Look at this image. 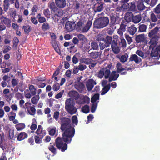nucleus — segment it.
Here are the masks:
<instances>
[{"mask_svg":"<svg viewBox=\"0 0 160 160\" xmlns=\"http://www.w3.org/2000/svg\"><path fill=\"white\" fill-rule=\"evenodd\" d=\"M61 121V126L60 129L63 132L62 134L65 137H73L75 133L74 127H72L71 124V120L69 118L63 117L60 119Z\"/></svg>","mask_w":160,"mask_h":160,"instance_id":"nucleus-1","label":"nucleus"},{"mask_svg":"<svg viewBox=\"0 0 160 160\" xmlns=\"http://www.w3.org/2000/svg\"><path fill=\"white\" fill-rule=\"evenodd\" d=\"M68 137H65L62 134V138L58 137L55 141V144L57 148L62 152H64L67 149V144L71 143L73 137L68 136Z\"/></svg>","mask_w":160,"mask_h":160,"instance_id":"nucleus-2","label":"nucleus"},{"mask_svg":"<svg viewBox=\"0 0 160 160\" xmlns=\"http://www.w3.org/2000/svg\"><path fill=\"white\" fill-rule=\"evenodd\" d=\"M109 19L108 17H102L96 19L93 23L94 28L99 29L107 26L109 24Z\"/></svg>","mask_w":160,"mask_h":160,"instance_id":"nucleus-3","label":"nucleus"},{"mask_svg":"<svg viewBox=\"0 0 160 160\" xmlns=\"http://www.w3.org/2000/svg\"><path fill=\"white\" fill-rule=\"evenodd\" d=\"M75 103L71 98L67 99L65 101V109L70 114L72 115L75 113L77 109L74 106Z\"/></svg>","mask_w":160,"mask_h":160,"instance_id":"nucleus-4","label":"nucleus"},{"mask_svg":"<svg viewBox=\"0 0 160 160\" xmlns=\"http://www.w3.org/2000/svg\"><path fill=\"white\" fill-rule=\"evenodd\" d=\"M158 19H160V3L153 9L150 14V20L152 22H156Z\"/></svg>","mask_w":160,"mask_h":160,"instance_id":"nucleus-5","label":"nucleus"},{"mask_svg":"<svg viewBox=\"0 0 160 160\" xmlns=\"http://www.w3.org/2000/svg\"><path fill=\"white\" fill-rule=\"evenodd\" d=\"M120 41L118 37L115 38L112 41L111 44V48L115 54L119 53L120 51Z\"/></svg>","mask_w":160,"mask_h":160,"instance_id":"nucleus-6","label":"nucleus"},{"mask_svg":"<svg viewBox=\"0 0 160 160\" xmlns=\"http://www.w3.org/2000/svg\"><path fill=\"white\" fill-rule=\"evenodd\" d=\"M31 103L28 102H26L25 104V106H23L24 108L27 109L29 114L32 116H34L36 112V109L35 108L31 106Z\"/></svg>","mask_w":160,"mask_h":160,"instance_id":"nucleus-7","label":"nucleus"},{"mask_svg":"<svg viewBox=\"0 0 160 160\" xmlns=\"http://www.w3.org/2000/svg\"><path fill=\"white\" fill-rule=\"evenodd\" d=\"M96 84V82L93 79H89L87 82L86 86L87 90L90 91L93 88L94 85Z\"/></svg>","mask_w":160,"mask_h":160,"instance_id":"nucleus-8","label":"nucleus"},{"mask_svg":"<svg viewBox=\"0 0 160 160\" xmlns=\"http://www.w3.org/2000/svg\"><path fill=\"white\" fill-rule=\"evenodd\" d=\"M78 37L80 43L79 47L80 48H81L83 47V44L87 41V39L84 35L82 34L78 35Z\"/></svg>","mask_w":160,"mask_h":160,"instance_id":"nucleus-9","label":"nucleus"},{"mask_svg":"<svg viewBox=\"0 0 160 160\" xmlns=\"http://www.w3.org/2000/svg\"><path fill=\"white\" fill-rule=\"evenodd\" d=\"M127 26V23L125 22V21L121 23L120 24V27L118 31V33L120 35H122L123 32L126 30V27Z\"/></svg>","mask_w":160,"mask_h":160,"instance_id":"nucleus-10","label":"nucleus"},{"mask_svg":"<svg viewBox=\"0 0 160 160\" xmlns=\"http://www.w3.org/2000/svg\"><path fill=\"white\" fill-rule=\"evenodd\" d=\"M151 38L149 43H151L150 47L155 48L157 45V43L159 37L158 35H155L150 38Z\"/></svg>","mask_w":160,"mask_h":160,"instance_id":"nucleus-11","label":"nucleus"},{"mask_svg":"<svg viewBox=\"0 0 160 160\" xmlns=\"http://www.w3.org/2000/svg\"><path fill=\"white\" fill-rule=\"evenodd\" d=\"M68 94L70 97L76 100H78L80 97L79 94L77 91L74 90L70 91L68 93Z\"/></svg>","mask_w":160,"mask_h":160,"instance_id":"nucleus-12","label":"nucleus"},{"mask_svg":"<svg viewBox=\"0 0 160 160\" xmlns=\"http://www.w3.org/2000/svg\"><path fill=\"white\" fill-rule=\"evenodd\" d=\"M129 61H134L137 64H139L141 62V58L136 54H132L129 58Z\"/></svg>","mask_w":160,"mask_h":160,"instance_id":"nucleus-13","label":"nucleus"},{"mask_svg":"<svg viewBox=\"0 0 160 160\" xmlns=\"http://www.w3.org/2000/svg\"><path fill=\"white\" fill-rule=\"evenodd\" d=\"M56 6L59 8H64L66 5V0H55Z\"/></svg>","mask_w":160,"mask_h":160,"instance_id":"nucleus-14","label":"nucleus"},{"mask_svg":"<svg viewBox=\"0 0 160 160\" xmlns=\"http://www.w3.org/2000/svg\"><path fill=\"white\" fill-rule=\"evenodd\" d=\"M119 76V74L117 73L116 71H113L109 77V81L111 82L112 81L116 80Z\"/></svg>","mask_w":160,"mask_h":160,"instance_id":"nucleus-15","label":"nucleus"},{"mask_svg":"<svg viewBox=\"0 0 160 160\" xmlns=\"http://www.w3.org/2000/svg\"><path fill=\"white\" fill-rule=\"evenodd\" d=\"M137 7L139 11H143L146 8L143 4V2L141 0H139L137 3Z\"/></svg>","mask_w":160,"mask_h":160,"instance_id":"nucleus-16","label":"nucleus"},{"mask_svg":"<svg viewBox=\"0 0 160 160\" xmlns=\"http://www.w3.org/2000/svg\"><path fill=\"white\" fill-rule=\"evenodd\" d=\"M1 19L2 22L6 25L7 27H10L11 21L10 19L4 17H2Z\"/></svg>","mask_w":160,"mask_h":160,"instance_id":"nucleus-17","label":"nucleus"},{"mask_svg":"<svg viewBox=\"0 0 160 160\" xmlns=\"http://www.w3.org/2000/svg\"><path fill=\"white\" fill-rule=\"evenodd\" d=\"M73 23L70 21L67 22L65 24V28L68 32L72 31L74 28L73 27Z\"/></svg>","mask_w":160,"mask_h":160,"instance_id":"nucleus-18","label":"nucleus"},{"mask_svg":"<svg viewBox=\"0 0 160 160\" xmlns=\"http://www.w3.org/2000/svg\"><path fill=\"white\" fill-rule=\"evenodd\" d=\"M92 24V22L91 20H88L86 25L83 28L82 30L83 32H87L91 28Z\"/></svg>","mask_w":160,"mask_h":160,"instance_id":"nucleus-19","label":"nucleus"},{"mask_svg":"<svg viewBox=\"0 0 160 160\" xmlns=\"http://www.w3.org/2000/svg\"><path fill=\"white\" fill-rule=\"evenodd\" d=\"M46 133H43L42 135H38L35 136L34 137V139L35 142L36 143L40 144L42 142V139L43 137L45 136Z\"/></svg>","mask_w":160,"mask_h":160,"instance_id":"nucleus-20","label":"nucleus"},{"mask_svg":"<svg viewBox=\"0 0 160 160\" xmlns=\"http://www.w3.org/2000/svg\"><path fill=\"white\" fill-rule=\"evenodd\" d=\"M71 42H65L63 44V45L65 47L68 46L70 45L71 46L69 47V49L71 50L70 52H75L77 51V49L75 48V46L73 44H70Z\"/></svg>","mask_w":160,"mask_h":160,"instance_id":"nucleus-21","label":"nucleus"},{"mask_svg":"<svg viewBox=\"0 0 160 160\" xmlns=\"http://www.w3.org/2000/svg\"><path fill=\"white\" fill-rule=\"evenodd\" d=\"M159 28L156 27L154 28L150 32H149L148 36L149 38H151L153 36L158 35L157 33L159 31Z\"/></svg>","mask_w":160,"mask_h":160,"instance_id":"nucleus-22","label":"nucleus"},{"mask_svg":"<svg viewBox=\"0 0 160 160\" xmlns=\"http://www.w3.org/2000/svg\"><path fill=\"white\" fill-rule=\"evenodd\" d=\"M118 19V18H117L113 16L111 17L110 22L109 24L110 29H111L112 27H114V26L117 23L116 22Z\"/></svg>","mask_w":160,"mask_h":160,"instance_id":"nucleus-23","label":"nucleus"},{"mask_svg":"<svg viewBox=\"0 0 160 160\" xmlns=\"http://www.w3.org/2000/svg\"><path fill=\"white\" fill-rule=\"evenodd\" d=\"M28 134L25 132H21L17 137V140L21 141L26 138L28 137Z\"/></svg>","mask_w":160,"mask_h":160,"instance_id":"nucleus-24","label":"nucleus"},{"mask_svg":"<svg viewBox=\"0 0 160 160\" xmlns=\"http://www.w3.org/2000/svg\"><path fill=\"white\" fill-rule=\"evenodd\" d=\"M141 18V14H139L135 16L132 15V22L134 23H137L140 22Z\"/></svg>","mask_w":160,"mask_h":160,"instance_id":"nucleus-25","label":"nucleus"},{"mask_svg":"<svg viewBox=\"0 0 160 160\" xmlns=\"http://www.w3.org/2000/svg\"><path fill=\"white\" fill-rule=\"evenodd\" d=\"M48 7L52 11L55 12L57 11L58 8L55 6V3L54 2H49L48 3Z\"/></svg>","mask_w":160,"mask_h":160,"instance_id":"nucleus-26","label":"nucleus"},{"mask_svg":"<svg viewBox=\"0 0 160 160\" xmlns=\"http://www.w3.org/2000/svg\"><path fill=\"white\" fill-rule=\"evenodd\" d=\"M133 14L131 12H127L124 18L126 22L127 23L130 22L132 17Z\"/></svg>","mask_w":160,"mask_h":160,"instance_id":"nucleus-27","label":"nucleus"},{"mask_svg":"<svg viewBox=\"0 0 160 160\" xmlns=\"http://www.w3.org/2000/svg\"><path fill=\"white\" fill-rule=\"evenodd\" d=\"M135 40L137 43H140L144 41L145 40L144 35L143 34H140L136 37Z\"/></svg>","mask_w":160,"mask_h":160,"instance_id":"nucleus-28","label":"nucleus"},{"mask_svg":"<svg viewBox=\"0 0 160 160\" xmlns=\"http://www.w3.org/2000/svg\"><path fill=\"white\" fill-rule=\"evenodd\" d=\"M134 26V25H131L128 28V31L131 35H134L137 31V29Z\"/></svg>","mask_w":160,"mask_h":160,"instance_id":"nucleus-29","label":"nucleus"},{"mask_svg":"<svg viewBox=\"0 0 160 160\" xmlns=\"http://www.w3.org/2000/svg\"><path fill=\"white\" fill-rule=\"evenodd\" d=\"M149 48L152 49V51L150 54V56L152 57H157L158 55V52L156 49L154 48L153 47H150L149 46Z\"/></svg>","mask_w":160,"mask_h":160,"instance_id":"nucleus-30","label":"nucleus"},{"mask_svg":"<svg viewBox=\"0 0 160 160\" xmlns=\"http://www.w3.org/2000/svg\"><path fill=\"white\" fill-rule=\"evenodd\" d=\"M110 89V85L109 84L105 86L102 90L101 94L103 95L106 94Z\"/></svg>","mask_w":160,"mask_h":160,"instance_id":"nucleus-31","label":"nucleus"},{"mask_svg":"<svg viewBox=\"0 0 160 160\" xmlns=\"http://www.w3.org/2000/svg\"><path fill=\"white\" fill-rule=\"evenodd\" d=\"M129 3V11L135 12L136 11V7L134 2L133 1Z\"/></svg>","mask_w":160,"mask_h":160,"instance_id":"nucleus-32","label":"nucleus"},{"mask_svg":"<svg viewBox=\"0 0 160 160\" xmlns=\"http://www.w3.org/2000/svg\"><path fill=\"white\" fill-rule=\"evenodd\" d=\"M82 62L87 65H89L92 62H93V60L90 58H83L81 59Z\"/></svg>","mask_w":160,"mask_h":160,"instance_id":"nucleus-33","label":"nucleus"},{"mask_svg":"<svg viewBox=\"0 0 160 160\" xmlns=\"http://www.w3.org/2000/svg\"><path fill=\"white\" fill-rule=\"evenodd\" d=\"M29 89L30 91V93L33 96L36 95L37 91L34 85H30L29 87Z\"/></svg>","mask_w":160,"mask_h":160,"instance_id":"nucleus-34","label":"nucleus"},{"mask_svg":"<svg viewBox=\"0 0 160 160\" xmlns=\"http://www.w3.org/2000/svg\"><path fill=\"white\" fill-rule=\"evenodd\" d=\"M105 68H102L98 72V77L99 78H102L104 75V71Z\"/></svg>","mask_w":160,"mask_h":160,"instance_id":"nucleus-35","label":"nucleus"},{"mask_svg":"<svg viewBox=\"0 0 160 160\" xmlns=\"http://www.w3.org/2000/svg\"><path fill=\"white\" fill-rule=\"evenodd\" d=\"M95 8H96L95 10V12H100L103 9V5L102 4L97 3Z\"/></svg>","mask_w":160,"mask_h":160,"instance_id":"nucleus-36","label":"nucleus"},{"mask_svg":"<svg viewBox=\"0 0 160 160\" xmlns=\"http://www.w3.org/2000/svg\"><path fill=\"white\" fill-rule=\"evenodd\" d=\"M90 56L92 58L96 59L99 57V52H92L89 53Z\"/></svg>","mask_w":160,"mask_h":160,"instance_id":"nucleus-37","label":"nucleus"},{"mask_svg":"<svg viewBox=\"0 0 160 160\" xmlns=\"http://www.w3.org/2000/svg\"><path fill=\"white\" fill-rule=\"evenodd\" d=\"M10 5L9 0H4L3 1L4 10L6 12L8 9Z\"/></svg>","mask_w":160,"mask_h":160,"instance_id":"nucleus-38","label":"nucleus"},{"mask_svg":"<svg viewBox=\"0 0 160 160\" xmlns=\"http://www.w3.org/2000/svg\"><path fill=\"white\" fill-rule=\"evenodd\" d=\"M40 98L39 96L38 95H35L32 97L31 100V102L34 104H36Z\"/></svg>","mask_w":160,"mask_h":160,"instance_id":"nucleus-39","label":"nucleus"},{"mask_svg":"<svg viewBox=\"0 0 160 160\" xmlns=\"http://www.w3.org/2000/svg\"><path fill=\"white\" fill-rule=\"evenodd\" d=\"M109 46L104 41L99 42V47L100 50H103Z\"/></svg>","mask_w":160,"mask_h":160,"instance_id":"nucleus-40","label":"nucleus"},{"mask_svg":"<svg viewBox=\"0 0 160 160\" xmlns=\"http://www.w3.org/2000/svg\"><path fill=\"white\" fill-rule=\"evenodd\" d=\"M116 67L117 70V72L118 73L120 72L123 70H126L125 68H122L121 63L118 62L116 65Z\"/></svg>","mask_w":160,"mask_h":160,"instance_id":"nucleus-41","label":"nucleus"},{"mask_svg":"<svg viewBox=\"0 0 160 160\" xmlns=\"http://www.w3.org/2000/svg\"><path fill=\"white\" fill-rule=\"evenodd\" d=\"M147 28V25L145 24H140L139 27L138 32H143L146 31Z\"/></svg>","mask_w":160,"mask_h":160,"instance_id":"nucleus-42","label":"nucleus"},{"mask_svg":"<svg viewBox=\"0 0 160 160\" xmlns=\"http://www.w3.org/2000/svg\"><path fill=\"white\" fill-rule=\"evenodd\" d=\"M75 87L76 88L79 92H81L84 89L85 86L82 83H80L77 85Z\"/></svg>","mask_w":160,"mask_h":160,"instance_id":"nucleus-43","label":"nucleus"},{"mask_svg":"<svg viewBox=\"0 0 160 160\" xmlns=\"http://www.w3.org/2000/svg\"><path fill=\"white\" fill-rule=\"evenodd\" d=\"M99 94L98 93L95 94L91 98V102L92 103H94L99 99Z\"/></svg>","mask_w":160,"mask_h":160,"instance_id":"nucleus-44","label":"nucleus"},{"mask_svg":"<svg viewBox=\"0 0 160 160\" xmlns=\"http://www.w3.org/2000/svg\"><path fill=\"white\" fill-rule=\"evenodd\" d=\"M81 110L82 112L85 113H88L90 111L89 106L88 105H85L82 107Z\"/></svg>","mask_w":160,"mask_h":160,"instance_id":"nucleus-45","label":"nucleus"},{"mask_svg":"<svg viewBox=\"0 0 160 160\" xmlns=\"http://www.w3.org/2000/svg\"><path fill=\"white\" fill-rule=\"evenodd\" d=\"M19 42V40L17 37H14L13 40V48L16 49Z\"/></svg>","mask_w":160,"mask_h":160,"instance_id":"nucleus-46","label":"nucleus"},{"mask_svg":"<svg viewBox=\"0 0 160 160\" xmlns=\"http://www.w3.org/2000/svg\"><path fill=\"white\" fill-rule=\"evenodd\" d=\"M36 133L38 135H42L43 133H46L44 131L42 130V128L41 125L38 126V128Z\"/></svg>","mask_w":160,"mask_h":160,"instance_id":"nucleus-47","label":"nucleus"},{"mask_svg":"<svg viewBox=\"0 0 160 160\" xmlns=\"http://www.w3.org/2000/svg\"><path fill=\"white\" fill-rule=\"evenodd\" d=\"M25 127L24 124L20 123L16 125V128L18 131H21Z\"/></svg>","mask_w":160,"mask_h":160,"instance_id":"nucleus-48","label":"nucleus"},{"mask_svg":"<svg viewBox=\"0 0 160 160\" xmlns=\"http://www.w3.org/2000/svg\"><path fill=\"white\" fill-rule=\"evenodd\" d=\"M128 55L127 54H125L122 55L120 58V61L122 63H124L128 60Z\"/></svg>","mask_w":160,"mask_h":160,"instance_id":"nucleus-49","label":"nucleus"},{"mask_svg":"<svg viewBox=\"0 0 160 160\" xmlns=\"http://www.w3.org/2000/svg\"><path fill=\"white\" fill-rule=\"evenodd\" d=\"M112 37L107 36L106 38H105L104 41L109 46L112 43Z\"/></svg>","mask_w":160,"mask_h":160,"instance_id":"nucleus-50","label":"nucleus"},{"mask_svg":"<svg viewBox=\"0 0 160 160\" xmlns=\"http://www.w3.org/2000/svg\"><path fill=\"white\" fill-rule=\"evenodd\" d=\"M42 28L43 31H46L50 29V26L48 23L45 22L42 25Z\"/></svg>","mask_w":160,"mask_h":160,"instance_id":"nucleus-51","label":"nucleus"},{"mask_svg":"<svg viewBox=\"0 0 160 160\" xmlns=\"http://www.w3.org/2000/svg\"><path fill=\"white\" fill-rule=\"evenodd\" d=\"M91 46L93 50H97L98 49V45L96 42L92 41L91 43Z\"/></svg>","mask_w":160,"mask_h":160,"instance_id":"nucleus-52","label":"nucleus"},{"mask_svg":"<svg viewBox=\"0 0 160 160\" xmlns=\"http://www.w3.org/2000/svg\"><path fill=\"white\" fill-rule=\"evenodd\" d=\"M48 149L54 155H55L57 153L56 149L54 145H50L48 147Z\"/></svg>","mask_w":160,"mask_h":160,"instance_id":"nucleus-53","label":"nucleus"},{"mask_svg":"<svg viewBox=\"0 0 160 160\" xmlns=\"http://www.w3.org/2000/svg\"><path fill=\"white\" fill-rule=\"evenodd\" d=\"M105 38L104 35L102 34H99L96 37V40L98 41H104Z\"/></svg>","mask_w":160,"mask_h":160,"instance_id":"nucleus-54","label":"nucleus"},{"mask_svg":"<svg viewBox=\"0 0 160 160\" xmlns=\"http://www.w3.org/2000/svg\"><path fill=\"white\" fill-rule=\"evenodd\" d=\"M45 77H38V78L33 81L32 82H35V83H38L39 82H43L46 80Z\"/></svg>","mask_w":160,"mask_h":160,"instance_id":"nucleus-55","label":"nucleus"},{"mask_svg":"<svg viewBox=\"0 0 160 160\" xmlns=\"http://www.w3.org/2000/svg\"><path fill=\"white\" fill-rule=\"evenodd\" d=\"M60 88L59 84L57 82H55L52 86V89L55 91H58Z\"/></svg>","mask_w":160,"mask_h":160,"instance_id":"nucleus-56","label":"nucleus"},{"mask_svg":"<svg viewBox=\"0 0 160 160\" xmlns=\"http://www.w3.org/2000/svg\"><path fill=\"white\" fill-rule=\"evenodd\" d=\"M43 13L44 15L47 18H49L51 15V12L48 8L44 9Z\"/></svg>","mask_w":160,"mask_h":160,"instance_id":"nucleus-57","label":"nucleus"},{"mask_svg":"<svg viewBox=\"0 0 160 160\" xmlns=\"http://www.w3.org/2000/svg\"><path fill=\"white\" fill-rule=\"evenodd\" d=\"M52 46L55 50V51L58 53L60 52V50L59 49V47L57 43L54 41L52 44Z\"/></svg>","mask_w":160,"mask_h":160,"instance_id":"nucleus-58","label":"nucleus"},{"mask_svg":"<svg viewBox=\"0 0 160 160\" xmlns=\"http://www.w3.org/2000/svg\"><path fill=\"white\" fill-rule=\"evenodd\" d=\"M32 83L34 84H36L39 88H44L46 85V84L44 82H38L37 83L32 82Z\"/></svg>","mask_w":160,"mask_h":160,"instance_id":"nucleus-59","label":"nucleus"},{"mask_svg":"<svg viewBox=\"0 0 160 160\" xmlns=\"http://www.w3.org/2000/svg\"><path fill=\"white\" fill-rule=\"evenodd\" d=\"M110 71L109 69H105L104 71V77L105 79L109 78L110 75Z\"/></svg>","mask_w":160,"mask_h":160,"instance_id":"nucleus-60","label":"nucleus"},{"mask_svg":"<svg viewBox=\"0 0 160 160\" xmlns=\"http://www.w3.org/2000/svg\"><path fill=\"white\" fill-rule=\"evenodd\" d=\"M72 123L75 125H77L78 122L77 117L76 115L73 116L72 118Z\"/></svg>","mask_w":160,"mask_h":160,"instance_id":"nucleus-61","label":"nucleus"},{"mask_svg":"<svg viewBox=\"0 0 160 160\" xmlns=\"http://www.w3.org/2000/svg\"><path fill=\"white\" fill-rule=\"evenodd\" d=\"M98 101L97 102L92 104L91 108V112H92L93 113L96 111L98 106Z\"/></svg>","mask_w":160,"mask_h":160,"instance_id":"nucleus-62","label":"nucleus"},{"mask_svg":"<svg viewBox=\"0 0 160 160\" xmlns=\"http://www.w3.org/2000/svg\"><path fill=\"white\" fill-rule=\"evenodd\" d=\"M22 28L23 29H24L25 33L28 34L30 32L31 29L29 26H24Z\"/></svg>","mask_w":160,"mask_h":160,"instance_id":"nucleus-63","label":"nucleus"},{"mask_svg":"<svg viewBox=\"0 0 160 160\" xmlns=\"http://www.w3.org/2000/svg\"><path fill=\"white\" fill-rule=\"evenodd\" d=\"M79 70L80 71H83L86 69L87 67L85 65H83L80 63L78 67Z\"/></svg>","mask_w":160,"mask_h":160,"instance_id":"nucleus-64","label":"nucleus"}]
</instances>
